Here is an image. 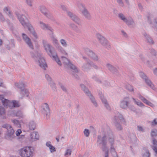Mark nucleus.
Wrapping results in <instances>:
<instances>
[{
	"label": "nucleus",
	"mask_w": 157,
	"mask_h": 157,
	"mask_svg": "<svg viewBox=\"0 0 157 157\" xmlns=\"http://www.w3.org/2000/svg\"><path fill=\"white\" fill-rule=\"evenodd\" d=\"M89 55L91 56L94 59L97 60V57L95 54L92 51L90 52Z\"/></svg>",
	"instance_id": "20"
},
{
	"label": "nucleus",
	"mask_w": 157,
	"mask_h": 157,
	"mask_svg": "<svg viewBox=\"0 0 157 157\" xmlns=\"http://www.w3.org/2000/svg\"><path fill=\"white\" fill-rule=\"evenodd\" d=\"M138 128L139 130L142 131L143 130V129L140 126H138Z\"/></svg>",
	"instance_id": "43"
},
{
	"label": "nucleus",
	"mask_w": 157,
	"mask_h": 157,
	"mask_svg": "<svg viewBox=\"0 0 157 157\" xmlns=\"http://www.w3.org/2000/svg\"><path fill=\"white\" fill-rule=\"evenodd\" d=\"M140 75L142 78L145 79L146 82L149 86L152 89H154V85L152 83L150 80L147 79V76L143 73L142 72H140Z\"/></svg>",
	"instance_id": "8"
},
{
	"label": "nucleus",
	"mask_w": 157,
	"mask_h": 157,
	"mask_svg": "<svg viewBox=\"0 0 157 157\" xmlns=\"http://www.w3.org/2000/svg\"><path fill=\"white\" fill-rule=\"evenodd\" d=\"M111 150H113L114 151V148H113L112 147H111Z\"/></svg>",
	"instance_id": "52"
},
{
	"label": "nucleus",
	"mask_w": 157,
	"mask_h": 157,
	"mask_svg": "<svg viewBox=\"0 0 157 157\" xmlns=\"http://www.w3.org/2000/svg\"><path fill=\"white\" fill-rule=\"evenodd\" d=\"M83 90V91L87 94H88V95L90 97V98L92 102L94 104L95 106H96L97 104L96 102L94 101L93 100V97L91 95V94L90 93H89L88 90L86 88L85 86L83 85L81 86Z\"/></svg>",
	"instance_id": "9"
},
{
	"label": "nucleus",
	"mask_w": 157,
	"mask_h": 157,
	"mask_svg": "<svg viewBox=\"0 0 157 157\" xmlns=\"http://www.w3.org/2000/svg\"><path fill=\"white\" fill-rule=\"evenodd\" d=\"M56 140H57V142H59V138H56Z\"/></svg>",
	"instance_id": "51"
},
{
	"label": "nucleus",
	"mask_w": 157,
	"mask_h": 157,
	"mask_svg": "<svg viewBox=\"0 0 157 157\" xmlns=\"http://www.w3.org/2000/svg\"><path fill=\"white\" fill-rule=\"evenodd\" d=\"M38 60L39 65L40 67L43 68L44 69H45L46 67H47V65L45 63L44 59L40 56H38L36 57Z\"/></svg>",
	"instance_id": "7"
},
{
	"label": "nucleus",
	"mask_w": 157,
	"mask_h": 157,
	"mask_svg": "<svg viewBox=\"0 0 157 157\" xmlns=\"http://www.w3.org/2000/svg\"><path fill=\"white\" fill-rule=\"evenodd\" d=\"M105 137H104L102 138L103 150V151H105V157H108V150L105 147L106 143L105 142Z\"/></svg>",
	"instance_id": "11"
},
{
	"label": "nucleus",
	"mask_w": 157,
	"mask_h": 157,
	"mask_svg": "<svg viewBox=\"0 0 157 157\" xmlns=\"http://www.w3.org/2000/svg\"><path fill=\"white\" fill-rule=\"evenodd\" d=\"M21 84L20 85H19V88H21L22 87H21Z\"/></svg>",
	"instance_id": "53"
},
{
	"label": "nucleus",
	"mask_w": 157,
	"mask_h": 157,
	"mask_svg": "<svg viewBox=\"0 0 157 157\" xmlns=\"http://www.w3.org/2000/svg\"><path fill=\"white\" fill-rule=\"evenodd\" d=\"M84 133L86 136H88L89 135V131L88 130L85 129L84 131Z\"/></svg>",
	"instance_id": "29"
},
{
	"label": "nucleus",
	"mask_w": 157,
	"mask_h": 157,
	"mask_svg": "<svg viewBox=\"0 0 157 157\" xmlns=\"http://www.w3.org/2000/svg\"><path fill=\"white\" fill-rule=\"evenodd\" d=\"M133 100L135 101L136 103L138 106L142 107L143 106V104L140 101H136L135 99L133 98Z\"/></svg>",
	"instance_id": "30"
},
{
	"label": "nucleus",
	"mask_w": 157,
	"mask_h": 157,
	"mask_svg": "<svg viewBox=\"0 0 157 157\" xmlns=\"http://www.w3.org/2000/svg\"><path fill=\"white\" fill-rule=\"evenodd\" d=\"M117 2L119 3H122V1L121 0H117Z\"/></svg>",
	"instance_id": "48"
},
{
	"label": "nucleus",
	"mask_w": 157,
	"mask_h": 157,
	"mask_svg": "<svg viewBox=\"0 0 157 157\" xmlns=\"http://www.w3.org/2000/svg\"><path fill=\"white\" fill-rule=\"evenodd\" d=\"M156 132L157 131L155 130H153L151 131V135L152 137L154 138L155 137V138L153 140H153H155L156 142H157V136L156 135Z\"/></svg>",
	"instance_id": "16"
},
{
	"label": "nucleus",
	"mask_w": 157,
	"mask_h": 157,
	"mask_svg": "<svg viewBox=\"0 0 157 157\" xmlns=\"http://www.w3.org/2000/svg\"><path fill=\"white\" fill-rule=\"evenodd\" d=\"M21 93L23 94L25 93L27 97L28 96L29 93L27 90H23L21 91Z\"/></svg>",
	"instance_id": "32"
},
{
	"label": "nucleus",
	"mask_w": 157,
	"mask_h": 157,
	"mask_svg": "<svg viewBox=\"0 0 157 157\" xmlns=\"http://www.w3.org/2000/svg\"><path fill=\"white\" fill-rule=\"evenodd\" d=\"M13 123L16 125L18 127H21V125L20 124V122L18 121L17 120H13L12 121Z\"/></svg>",
	"instance_id": "22"
},
{
	"label": "nucleus",
	"mask_w": 157,
	"mask_h": 157,
	"mask_svg": "<svg viewBox=\"0 0 157 157\" xmlns=\"http://www.w3.org/2000/svg\"><path fill=\"white\" fill-rule=\"evenodd\" d=\"M82 13L86 17H87L89 15V14L86 10L85 9H84L83 11L82 12Z\"/></svg>",
	"instance_id": "35"
},
{
	"label": "nucleus",
	"mask_w": 157,
	"mask_h": 157,
	"mask_svg": "<svg viewBox=\"0 0 157 157\" xmlns=\"http://www.w3.org/2000/svg\"><path fill=\"white\" fill-rule=\"evenodd\" d=\"M127 88L130 91H133V89L132 87L130 85H128L127 86Z\"/></svg>",
	"instance_id": "33"
},
{
	"label": "nucleus",
	"mask_w": 157,
	"mask_h": 157,
	"mask_svg": "<svg viewBox=\"0 0 157 157\" xmlns=\"http://www.w3.org/2000/svg\"><path fill=\"white\" fill-rule=\"evenodd\" d=\"M61 88H62V90H63L64 91V90H65V89H64V87L63 86H61Z\"/></svg>",
	"instance_id": "49"
},
{
	"label": "nucleus",
	"mask_w": 157,
	"mask_h": 157,
	"mask_svg": "<svg viewBox=\"0 0 157 157\" xmlns=\"http://www.w3.org/2000/svg\"><path fill=\"white\" fill-rule=\"evenodd\" d=\"M7 13L6 11H9L8 9L6 7L4 10Z\"/></svg>",
	"instance_id": "47"
},
{
	"label": "nucleus",
	"mask_w": 157,
	"mask_h": 157,
	"mask_svg": "<svg viewBox=\"0 0 157 157\" xmlns=\"http://www.w3.org/2000/svg\"><path fill=\"white\" fill-rule=\"evenodd\" d=\"M52 40L53 41V43L54 44H58V41L56 38H55L54 37H52Z\"/></svg>",
	"instance_id": "37"
},
{
	"label": "nucleus",
	"mask_w": 157,
	"mask_h": 157,
	"mask_svg": "<svg viewBox=\"0 0 157 157\" xmlns=\"http://www.w3.org/2000/svg\"><path fill=\"white\" fill-rule=\"evenodd\" d=\"M2 40H0V45H2Z\"/></svg>",
	"instance_id": "50"
},
{
	"label": "nucleus",
	"mask_w": 157,
	"mask_h": 157,
	"mask_svg": "<svg viewBox=\"0 0 157 157\" xmlns=\"http://www.w3.org/2000/svg\"><path fill=\"white\" fill-rule=\"evenodd\" d=\"M71 151L70 149H67L65 154V155L67 157L70 156L71 154Z\"/></svg>",
	"instance_id": "24"
},
{
	"label": "nucleus",
	"mask_w": 157,
	"mask_h": 157,
	"mask_svg": "<svg viewBox=\"0 0 157 157\" xmlns=\"http://www.w3.org/2000/svg\"><path fill=\"white\" fill-rule=\"evenodd\" d=\"M152 148L157 154V142H156L154 140H153V146H152Z\"/></svg>",
	"instance_id": "17"
},
{
	"label": "nucleus",
	"mask_w": 157,
	"mask_h": 157,
	"mask_svg": "<svg viewBox=\"0 0 157 157\" xmlns=\"http://www.w3.org/2000/svg\"><path fill=\"white\" fill-rule=\"evenodd\" d=\"M2 83L1 82H0V86H2Z\"/></svg>",
	"instance_id": "55"
},
{
	"label": "nucleus",
	"mask_w": 157,
	"mask_h": 157,
	"mask_svg": "<svg viewBox=\"0 0 157 157\" xmlns=\"http://www.w3.org/2000/svg\"><path fill=\"white\" fill-rule=\"evenodd\" d=\"M44 107H45V108H43L44 109L45 111H46L48 112H49V107H48V105L47 104H44Z\"/></svg>",
	"instance_id": "25"
},
{
	"label": "nucleus",
	"mask_w": 157,
	"mask_h": 157,
	"mask_svg": "<svg viewBox=\"0 0 157 157\" xmlns=\"http://www.w3.org/2000/svg\"><path fill=\"white\" fill-rule=\"evenodd\" d=\"M44 45L45 49L48 54L50 56H52L55 59V60L57 62V63L61 66V63L57 56L56 55L54 56L53 54L52 49H53V48L50 45L47 44L45 42H44Z\"/></svg>",
	"instance_id": "2"
},
{
	"label": "nucleus",
	"mask_w": 157,
	"mask_h": 157,
	"mask_svg": "<svg viewBox=\"0 0 157 157\" xmlns=\"http://www.w3.org/2000/svg\"><path fill=\"white\" fill-rule=\"evenodd\" d=\"M22 37L24 41L26 42L28 45L31 48H33V46L32 45L31 40L25 34H22Z\"/></svg>",
	"instance_id": "10"
},
{
	"label": "nucleus",
	"mask_w": 157,
	"mask_h": 157,
	"mask_svg": "<svg viewBox=\"0 0 157 157\" xmlns=\"http://www.w3.org/2000/svg\"><path fill=\"white\" fill-rule=\"evenodd\" d=\"M8 13H9V14H10V12H9H9H8Z\"/></svg>",
	"instance_id": "58"
},
{
	"label": "nucleus",
	"mask_w": 157,
	"mask_h": 157,
	"mask_svg": "<svg viewBox=\"0 0 157 157\" xmlns=\"http://www.w3.org/2000/svg\"><path fill=\"white\" fill-rule=\"evenodd\" d=\"M0 99L2 100V102L3 105L5 106H9L10 108L11 104H13V107H18L19 106V103L16 101H13L12 102H10L9 101L5 99H3V97L2 95H0Z\"/></svg>",
	"instance_id": "4"
},
{
	"label": "nucleus",
	"mask_w": 157,
	"mask_h": 157,
	"mask_svg": "<svg viewBox=\"0 0 157 157\" xmlns=\"http://www.w3.org/2000/svg\"><path fill=\"white\" fill-rule=\"evenodd\" d=\"M139 98L142 101H143L144 103L147 104L148 105H149L151 107H153L154 106V105L152 103H151L150 102L148 101L145 98H144L142 96L140 95L139 96Z\"/></svg>",
	"instance_id": "12"
},
{
	"label": "nucleus",
	"mask_w": 157,
	"mask_h": 157,
	"mask_svg": "<svg viewBox=\"0 0 157 157\" xmlns=\"http://www.w3.org/2000/svg\"><path fill=\"white\" fill-rule=\"evenodd\" d=\"M60 42L63 46L64 47L66 46L67 43L64 40L62 39L60 40Z\"/></svg>",
	"instance_id": "31"
},
{
	"label": "nucleus",
	"mask_w": 157,
	"mask_h": 157,
	"mask_svg": "<svg viewBox=\"0 0 157 157\" xmlns=\"http://www.w3.org/2000/svg\"><path fill=\"white\" fill-rule=\"evenodd\" d=\"M22 132L21 129H18L16 132V134L17 136H19L20 134Z\"/></svg>",
	"instance_id": "36"
},
{
	"label": "nucleus",
	"mask_w": 157,
	"mask_h": 157,
	"mask_svg": "<svg viewBox=\"0 0 157 157\" xmlns=\"http://www.w3.org/2000/svg\"><path fill=\"white\" fill-rule=\"evenodd\" d=\"M100 137V136H98V139H99Z\"/></svg>",
	"instance_id": "57"
},
{
	"label": "nucleus",
	"mask_w": 157,
	"mask_h": 157,
	"mask_svg": "<svg viewBox=\"0 0 157 157\" xmlns=\"http://www.w3.org/2000/svg\"><path fill=\"white\" fill-rule=\"evenodd\" d=\"M2 127L7 129L6 136V138L7 139L12 140L15 137L14 135V131L10 125L6 124L3 125Z\"/></svg>",
	"instance_id": "3"
},
{
	"label": "nucleus",
	"mask_w": 157,
	"mask_h": 157,
	"mask_svg": "<svg viewBox=\"0 0 157 157\" xmlns=\"http://www.w3.org/2000/svg\"><path fill=\"white\" fill-rule=\"evenodd\" d=\"M32 34L34 36V37H35V38L37 37V36H36V34L35 33V32H33L32 33Z\"/></svg>",
	"instance_id": "45"
},
{
	"label": "nucleus",
	"mask_w": 157,
	"mask_h": 157,
	"mask_svg": "<svg viewBox=\"0 0 157 157\" xmlns=\"http://www.w3.org/2000/svg\"><path fill=\"white\" fill-rule=\"evenodd\" d=\"M125 1L126 2H128V0H125Z\"/></svg>",
	"instance_id": "56"
},
{
	"label": "nucleus",
	"mask_w": 157,
	"mask_h": 157,
	"mask_svg": "<svg viewBox=\"0 0 157 157\" xmlns=\"http://www.w3.org/2000/svg\"><path fill=\"white\" fill-rule=\"evenodd\" d=\"M61 60L65 66H68L73 69H75V66L72 64L69 60L64 56H61Z\"/></svg>",
	"instance_id": "6"
},
{
	"label": "nucleus",
	"mask_w": 157,
	"mask_h": 157,
	"mask_svg": "<svg viewBox=\"0 0 157 157\" xmlns=\"http://www.w3.org/2000/svg\"><path fill=\"white\" fill-rule=\"evenodd\" d=\"M97 37L99 38L100 42L104 45H105V44H106L107 43V41L105 38L101 36L100 34H98L97 35Z\"/></svg>",
	"instance_id": "14"
},
{
	"label": "nucleus",
	"mask_w": 157,
	"mask_h": 157,
	"mask_svg": "<svg viewBox=\"0 0 157 157\" xmlns=\"http://www.w3.org/2000/svg\"><path fill=\"white\" fill-rule=\"evenodd\" d=\"M101 98L102 101L104 103V104H105V106L106 107H107V106L108 105L107 104V101L104 98V97L102 98V97H101Z\"/></svg>",
	"instance_id": "28"
},
{
	"label": "nucleus",
	"mask_w": 157,
	"mask_h": 157,
	"mask_svg": "<svg viewBox=\"0 0 157 157\" xmlns=\"http://www.w3.org/2000/svg\"><path fill=\"white\" fill-rule=\"evenodd\" d=\"M31 139L34 140H38L39 137L38 133L36 132H33L31 135Z\"/></svg>",
	"instance_id": "13"
},
{
	"label": "nucleus",
	"mask_w": 157,
	"mask_h": 157,
	"mask_svg": "<svg viewBox=\"0 0 157 157\" xmlns=\"http://www.w3.org/2000/svg\"><path fill=\"white\" fill-rule=\"evenodd\" d=\"M157 124V118L155 119L153 122L152 123V124L153 125H155Z\"/></svg>",
	"instance_id": "38"
},
{
	"label": "nucleus",
	"mask_w": 157,
	"mask_h": 157,
	"mask_svg": "<svg viewBox=\"0 0 157 157\" xmlns=\"http://www.w3.org/2000/svg\"><path fill=\"white\" fill-rule=\"evenodd\" d=\"M40 10L42 13H44L45 14L46 13V8L44 7H42L40 9Z\"/></svg>",
	"instance_id": "34"
},
{
	"label": "nucleus",
	"mask_w": 157,
	"mask_h": 157,
	"mask_svg": "<svg viewBox=\"0 0 157 157\" xmlns=\"http://www.w3.org/2000/svg\"><path fill=\"white\" fill-rule=\"evenodd\" d=\"M46 145L47 147L49 148L51 152H52L56 151L55 147L51 144L50 142H47Z\"/></svg>",
	"instance_id": "15"
},
{
	"label": "nucleus",
	"mask_w": 157,
	"mask_h": 157,
	"mask_svg": "<svg viewBox=\"0 0 157 157\" xmlns=\"http://www.w3.org/2000/svg\"><path fill=\"white\" fill-rule=\"evenodd\" d=\"M5 114V111L3 108H0V116L4 115Z\"/></svg>",
	"instance_id": "26"
},
{
	"label": "nucleus",
	"mask_w": 157,
	"mask_h": 157,
	"mask_svg": "<svg viewBox=\"0 0 157 157\" xmlns=\"http://www.w3.org/2000/svg\"><path fill=\"white\" fill-rule=\"evenodd\" d=\"M45 77L46 78L47 80H50L51 79V78L49 77V75H46Z\"/></svg>",
	"instance_id": "42"
},
{
	"label": "nucleus",
	"mask_w": 157,
	"mask_h": 157,
	"mask_svg": "<svg viewBox=\"0 0 157 157\" xmlns=\"http://www.w3.org/2000/svg\"><path fill=\"white\" fill-rule=\"evenodd\" d=\"M61 53L63 54L65 56H67V53L64 51H62L61 52Z\"/></svg>",
	"instance_id": "44"
},
{
	"label": "nucleus",
	"mask_w": 157,
	"mask_h": 157,
	"mask_svg": "<svg viewBox=\"0 0 157 157\" xmlns=\"http://www.w3.org/2000/svg\"><path fill=\"white\" fill-rule=\"evenodd\" d=\"M68 14L72 18V19L75 21H76V20H78L76 17L75 15H73L70 12H68Z\"/></svg>",
	"instance_id": "21"
},
{
	"label": "nucleus",
	"mask_w": 157,
	"mask_h": 157,
	"mask_svg": "<svg viewBox=\"0 0 157 157\" xmlns=\"http://www.w3.org/2000/svg\"><path fill=\"white\" fill-rule=\"evenodd\" d=\"M40 26L43 29L45 28L47 29V28H48V25H47L42 22H40Z\"/></svg>",
	"instance_id": "27"
},
{
	"label": "nucleus",
	"mask_w": 157,
	"mask_h": 157,
	"mask_svg": "<svg viewBox=\"0 0 157 157\" xmlns=\"http://www.w3.org/2000/svg\"><path fill=\"white\" fill-rule=\"evenodd\" d=\"M35 127V124L34 122H33L30 123L29 128L30 130H34Z\"/></svg>",
	"instance_id": "18"
},
{
	"label": "nucleus",
	"mask_w": 157,
	"mask_h": 157,
	"mask_svg": "<svg viewBox=\"0 0 157 157\" xmlns=\"http://www.w3.org/2000/svg\"><path fill=\"white\" fill-rule=\"evenodd\" d=\"M24 17H25V16L23 15L21 17L18 16V17L21 24L25 28L27 27L29 31L31 32H32L33 31V28L31 25L29 24H28L27 23H26L25 22L24 20L23 19Z\"/></svg>",
	"instance_id": "5"
},
{
	"label": "nucleus",
	"mask_w": 157,
	"mask_h": 157,
	"mask_svg": "<svg viewBox=\"0 0 157 157\" xmlns=\"http://www.w3.org/2000/svg\"><path fill=\"white\" fill-rule=\"evenodd\" d=\"M19 154L21 157H33V151L30 147H25L19 150Z\"/></svg>",
	"instance_id": "1"
},
{
	"label": "nucleus",
	"mask_w": 157,
	"mask_h": 157,
	"mask_svg": "<svg viewBox=\"0 0 157 157\" xmlns=\"http://www.w3.org/2000/svg\"><path fill=\"white\" fill-rule=\"evenodd\" d=\"M144 157H149L150 153L149 152H147L146 154H144Z\"/></svg>",
	"instance_id": "40"
},
{
	"label": "nucleus",
	"mask_w": 157,
	"mask_h": 157,
	"mask_svg": "<svg viewBox=\"0 0 157 157\" xmlns=\"http://www.w3.org/2000/svg\"><path fill=\"white\" fill-rule=\"evenodd\" d=\"M154 74L157 75V69H155L154 71Z\"/></svg>",
	"instance_id": "46"
},
{
	"label": "nucleus",
	"mask_w": 157,
	"mask_h": 157,
	"mask_svg": "<svg viewBox=\"0 0 157 157\" xmlns=\"http://www.w3.org/2000/svg\"><path fill=\"white\" fill-rule=\"evenodd\" d=\"M119 16L122 20H123L124 21L126 22L127 25H129L127 21V19L124 17L123 14H120L119 15Z\"/></svg>",
	"instance_id": "23"
},
{
	"label": "nucleus",
	"mask_w": 157,
	"mask_h": 157,
	"mask_svg": "<svg viewBox=\"0 0 157 157\" xmlns=\"http://www.w3.org/2000/svg\"><path fill=\"white\" fill-rule=\"evenodd\" d=\"M147 40L149 43H153V42L151 38L148 37L147 39Z\"/></svg>",
	"instance_id": "39"
},
{
	"label": "nucleus",
	"mask_w": 157,
	"mask_h": 157,
	"mask_svg": "<svg viewBox=\"0 0 157 157\" xmlns=\"http://www.w3.org/2000/svg\"><path fill=\"white\" fill-rule=\"evenodd\" d=\"M27 4L29 5L30 6H31L32 4H31L32 0H26Z\"/></svg>",
	"instance_id": "41"
},
{
	"label": "nucleus",
	"mask_w": 157,
	"mask_h": 157,
	"mask_svg": "<svg viewBox=\"0 0 157 157\" xmlns=\"http://www.w3.org/2000/svg\"><path fill=\"white\" fill-rule=\"evenodd\" d=\"M110 140H111V141H113V139H110Z\"/></svg>",
	"instance_id": "54"
},
{
	"label": "nucleus",
	"mask_w": 157,
	"mask_h": 157,
	"mask_svg": "<svg viewBox=\"0 0 157 157\" xmlns=\"http://www.w3.org/2000/svg\"><path fill=\"white\" fill-rule=\"evenodd\" d=\"M128 104L127 102L123 101L121 103V107L122 108H125L128 106Z\"/></svg>",
	"instance_id": "19"
}]
</instances>
